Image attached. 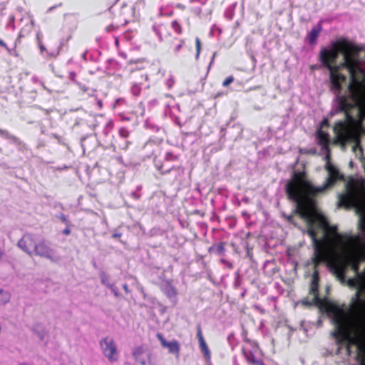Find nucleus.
I'll return each mask as SVG.
<instances>
[{"label":"nucleus","mask_w":365,"mask_h":365,"mask_svg":"<svg viewBox=\"0 0 365 365\" xmlns=\"http://www.w3.org/2000/svg\"><path fill=\"white\" fill-rule=\"evenodd\" d=\"M135 361L140 365H156L152 359L150 351H147L143 346H136L132 351Z\"/></svg>","instance_id":"obj_11"},{"label":"nucleus","mask_w":365,"mask_h":365,"mask_svg":"<svg viewBox=\"0 0 365 365\" xmlns=\"http://www.w3.org/2000/svg\"><path fill=\"white\" fill-rule=\"evenodd\" d=\"M286 219H287L288 222H289V223H291V224H292V225H294L295 226L297 225V223L294 222V217H293V216L292 215L287 216Z\"/></svg>","instance_id":"obj_33"},{"label":"nucleus","mask_w":365,"mask_h":365,"mask_svg":"<svg viewBox=\"0 0 365 365\" xmlns=\"http://www.w3.org/2000/svg\"><path fill=\"white\" fill-rule=\"evenodd\" d=\"M350 42L346 38H341L331 43V48H322L319 51V59L323 67L327 70L331 68L332 66L336 63L339 53L351 48L349 46Z\"/></svg>","instance_id":"obj_7"},{"label":"nucleus","mask_w":365,"mask_h":365,"mask_svg":"<svg viewBox=\"0 0 365 365\" xmlns=\"http://www.w3.org/2000/svg\"><path fill=\"white\" fill-rule=\"evenodd\" d=\"M109 289H110V290L113 292V294L115 296L119 295L118 289L114 284H112V285L110 287H109Z\"/></svg>","instance_id":"obj_31"},{"label":"nucleus","mask_w":365,"mask_h":365,"mask_svg":"<svg viewBox=\"0 0 365 365\" xmlns=\"http://www.w3.org/2000/svg\"><path fill=\"white\" fill-rule=\"evenodd\" d=\"M169 172H170V170H165V171H162L161 173L163 175H164V174L168 173Z\"/></svg>","instance_id":"obj_43"},{"label":"nucleus","mask_w":365,"mask_h":365,"mask_svg":"<svg viewBox=\"0 0 365 365\" xmlns=\"http://www.w3.org/2000/svg\"><path fill=\"white\" fill-rule=\"evenodd\" d=\"M101 281L103 284L106 285L108 288H109V287H110L112 285V283L110 282V277L106 273L101 274Z\"/></svg>","instance_id":"obj_26"},{"label":"nucleus","mask_w":365,"mask_h":365,"mask_svg":"<svg viewBox=\"0 0 365 365\" xmlns=\"http://www.w3.org/2000/svg\"><path fill=\"white\" fill-rule=\"evenodd\" d=\"M171 28L173 30L178 34L181 35L182 34L183 29L182 25L177 20L172 21Z\"/></svg>","instance_id":"obj_24"},{"label":"nucleus","mask_w":365,"mask_h":365,"mask_svg":"<svg viewBox=\"0 0 365 365\" xmlns=\"http://www.w3.org/2000/svg\"><path fill=\"white\" fill-rule=\"evenodd\" d=\"M167 160H177V157L173 155L171 153H167L165 155Z\"/></svg>","instance_id":"obj_32"},{"label":"nucleus","mask_w":365,"mask_h":365,"mask_svg":"<svg viewBox=\"0 0 365 365\" xmlns=\"http://www.w3.org/2000/svg\"><path fill=\"white\" fill-rule=\"evenodd\" d=\"M197 336L199 341L200 347L201 349L202 352L204 354L205 356L209 359L210 358V351L202 336L200 325H198L197 327Z\"/></svg>","instance_id":"obj_15"},{"label":"nucleus","mask_w":365,"mask_h":365,"mask_svg":"<svg viewBox=\"0 0 365 365\" xmlns=\"http://www.w3.org/2000/svg\"><path fill=\"white\" fill-rule=\"evenodd\" d=\"M99 345L103 356L109 362L113 363L118 361L119 351L114 339L110 336H105L99 341Z\"/></svg>","instance_id":"obj_9"},{"label":"nucleus","mask_w":365,"mask_h":365,"mask_svg":"<svg viewBox=\"0 0 365 365\" xmlns=\"http://www.w3.org/2000/svg\"><path fill=\"white\" fill-rule=\"evenodd\" d=\"M0 46L4 47L6 49H8V46H7L6 43L1 38H0Z\"/></svg>","instance_id":"obj_37"},{"label":"nucleus","mask_w":365,"mask_h":365,"mask_svg":"<svg viewBox=\"0 0 365 365\" xmlns=\"http://www.w3.org/2000/svg\"><path fill=\"white\" fill-rule=\"evenodd\" d=\"M157 338L160 341L161 346L167 348L170 354H175L177 357L179 356L180 345L177 340L168 341L160 333L157 334Z\"/></svg>","instance_id":"obj_14"},{"label":"nucleus","mask_w":365,"mask_h":365,"mask_svg":"<svg viewBox=\"0 0 365 365\" xmlns=\"http://www.w3.org/2000/svg\"><path fill=\"white\" fill-rule=\"evenodd\" d=\"M62 232L65 235H69L71 234V230L69 227L68 226L66 228H65Z\"/></svg>","instance_id":"obj_34"},{"label":"nucleus","mask_w":365,"mask_h":365,"mask_svg":"<svg viewBox=\"0 0 365 365\" xmlns=\"http://www.w3.org/2000/svg\"><path fill=\"white\" fill-rule=\"evenodd\" d=\"M327 158L324 168L327 171L328 177L322 186H314L307 179L306 173L302 171L294 172L285 187L288 198L297 204L294 213L299 215L304 221L306 229L324 228L329 225L327 219L316 210L314 197L334 186L338 181L344 179V175L330 162L329 155Z\"/></svg>","instance_id":"obj_2"},{"label":"nucleus","mask_w":365,"mask_h":365,"mask_svg":"<svg viewBox=\"0 0 365 365\" xmlns=\"http://www.w3.org/2000/svg\"><path fill=\"white\" fill-rule=\"evenodd\" d=\"M215 53L213 54L212 57V60L210 63V65H209V67H210V66L212 65V63L214 62V59H215Z\"/></svg>","instance_id":"obj_41"},{"label":"nucleus","mask_w":365,"mask_h":365,"mask_svg":"<svg viewBox=\"0 0 365 365\" xmlns=\"http://www.w3.org/2000/svg\"><path fill=\"white\" fill-rule=\"evenodd\" d=\"M195 48H196V54L195 59L197 60L200 57V51H201V41L199 37L195 38Z\"/></svg>","instance_id":"obj_27"},{"label":"nucleus","mask_w":365,"mask_h":365,"mask_svg":"<svg viewBox=\"0 0 365 365\" xmlns=\"http://www.w3.org/2000/svg\"><path fill=\"white\" fill-rule=\"evenodd\" d=\"M321 125L322 126H328L329 125V120L327 118H324L322 123H321Z\"/></svg>","instance_id":"obj_35"},{"label":"nucleus","mask_w":365,"mask_h":365,"mask_svg":"<svg viewBox=\"0 0 365 365\" xmlns=\"http://www.w3.org/2000/svg\"><path fill=\"white\" fill-rule=\"evenodd\" d=\"M365 110V108H364V110Z\"/></svg>","instance_id":"obj_45"},{"label":"nucleus","mask_w":365,"mask_h":365,"mask_svg":"<svg viewBox=\"0 0 365 365\" xmlns=\"http://www.w3.org/2000/svg\"><path fill=\"white\" fill-rule=\"evenodd\" d=\"M346 341H347L346 350L349 354L351 345L357 346V361L360 365H365V322L361 323L353 332H350L347 336L340 339L336 344H342Z\"/></svg>","instance_id":"obj_8"},{"label":"nucleus","mask_w":365,"mask_h":365,"mask_svg":"<svg viewBox=\"0 0 365 365\" xmlns=\"http://www.w3.org/2000/svg\"><path fill=\"white\" fill-rule=\"evenodd\" d=\"M226 242H221L218 244L213 245L208 249L209 253H215L220 255H224L225 252Z\"/></svg>","instance_id":"obj_20"},{"label":"nucleus","mask_w":365,"mask_h":365,"mask_svg":"<svg viewBox=\"0 0 365 365\" xmlns=\"http://www.w3.org/2000/svg\"><path fill=\"white\" fill-rule=\"evenodd\" d=\"M118 134L121 138H127L130 135V132L127 128L122 127L118 130Z\"/></svg>","instance_id":"obj_28"},{"label":"nucleus","mask_w":365,"mask_h":365,"mask_svg":"<svg viewBox=\"0 0 365 365\" xmlns=\"http://www.w3.org/2000/svg\"><path fill=\"white\" fill-rule=\"evenodd\" d=\"M60 219L63 222L66 223V224L68 223L67 218L64 215H61L60 217Z\"/></svg>","instance_id":"obj_36"},{"label":"nucleus","mask_w":365,"mask_h":365,"mask_svg":"<svg viewBox=\"0 0 365 365\" xmlns=\"http://www.w3.org/2000/svg\"><path fill=\"white\" fill-rule=\"evenodd\" d=\"M120 236H121L120 233H115L113 235V238H118V237H120Z\"/></svg>","instance_id":"obj_39"},{"label":"nucleus","mask_w":365,"mask_h":365,"mask_svg":"<svg viewBox=\"0 0 365 365\" xmlns=\"http://www.w3.org/2000/svg\"><path fill=\"white\" fill-rule=\"evenodd\" d=\"M242 352L250 365H266L262 360L256 359L254 354L251 351L242 349Z\"/></svg>","instance_id":"obj_19"},{"label":"nucleus","mask_w":365,"mask_h":365,"mask_svg":"<svg viewBox=\"0 0 365 365\" xmlns=\"http://www.w3.org/2000/svg\"><path fill=\"white\" fill-rule=\"evenodd\" d=\"M19 365H26V364H19Z\"/></svg>","instance_id":"obj_44"},{"label":"nucleus","mask_w":365,"mask_h":365,"mask_svg":"<svg viewBox=\"0 0 365 365\" xmlns=\"http://www.w3.org/2000/svg\"><path fill=\"white\" fill-rule=\"evenodd\" d=\"M322 30V27L320 24H318L312 29L307 35L309 44L314 45L317 43V38L319 36Z\"/></svg>","instance_id":"obj_18"},{"label":"nucleus","mask_w":365,"mask_h":365,"mask_svg":"<svg viewBox=\"0 0 365 365\" xmlns=\"http://www.w3.org/2000/svg\"><path fill=\"white\" fill-rule=\"evenodd\" d=\"M34 255L41 257L46 258L51 262L56 261L53 249L51 248L48 242L43 238L39 240L34 252Z\"/></svg>","instance_id":"obj_12"},{"label":"nucleus","mask_w":365,"mask_h":365,"mask_svg":"<svg viewBox=\"0 0 365 365\" xmlns=\"http://www.w3.org/2000/svg\"><path fill=\"white\" fill-rule=\"evenodd\" d=\"M11 298V294L9 292L0 289V304L7 303Z\"/></svg>","instance_id":"obj_23"},{"label":"nucleus","mask_w":365,"mask_h":365,"mask_svg":"<svg viewBox=\"0 0 365 365\" xmlns=\"http://www.w3.org/2000/svg\"><path fill=\"white\" fill-rule=\"evenodd\" d=\"M317 138L319 140V143L321 145H322L325 148L328 147L329 142H330V139H329V135L327 132L324 131L322 130H319L317 131Z\"/></svg>","instance_id":"obj_21"},{"label":"nucleus","mask_w":365,"mask_h":365,"mask_svg":"<svg viewBox=\"0 0 365 365\" xmlns=\"http://www.w3.org/2000/svg\"><path fill=\"white\" fill-rule=\"evenodd\" d=\"M162 291L170 299H176L178 294L176 288L170 282H166L162 287Z\"/></svg>","instance_id":"obj_17"},{"label":"nucleus","mask_w":365,"mask_h":365,"mask_svg":"<svg viewBox=\"0 0 365 365\" xmlns=\"http://www.w3.org/2000/svg\"><path fill=\"white\" fill-rule=\"evenodd\" d=\"M4 255V252L3 250H0V260L1 259V258L3 257Z\"/></svg>","instance_id":"obj_42"},{"label":"nucleus","mask_w":365,"mask_h":365,"mask_svg":"<svg viewBox=\"0 0 365 365\" xmlns=\"http://www.w3.org/2000/svg\"><path fill=\"white\" fill-rule=\"evenodd\" d=\"M339 110L345 115V120H339L334 123V133L335 134L336 143L344 145L351 141L354 137V125L355 118L351 114V110L358 108L360 111L365 108V89L356 90L352 95L349 92L348 95L343 94L337 98Z\"/></svg>","instance_id":"obj_4"},{"label":"nucleus","mask_w":365,"mask_h":365,"mask_svg":"<svg viewBox=\"0 0 365 365\" xmlns=\"http://www.w3.org/2000/svg\"><path fill=\"white\" fill-rule=\"evenodd\" d=\"M40 238L34 234L26 233L18 242V246L29 255H33Z\"/></svg>","instance_id":"obj_10"},{"label":"nucleus","mask_w":365,"mask_h":365,"mask_svg":"<svg viewBox=\"0 0 365 365\" xmlns=\"http://www.w3.org/2000/svg\"><path fill=\"white\" fill-rule=\"evenodd\" d=\"M0 135L11 139L16 138L14 136H11L8 130L3 129H0Z\"/></svg>","instance_id":"obj_30"},{"label":"nucleus","mask_w":365,"mask_h":365,"mask_svg":"<svg viewBox=\"0 0 365 365\" xmlns=\"http://www.w3.org/2000/svg\"><path fill=\"white\" fill-rule=\"evenodd\" d=\"M69 79L75 83L76 85L78 86L79 88L83 91L84 93L87 92L88 91V87H87L86 85L82 84L81 83L78 82L76 79V74L74 72H70L69 73Z\"/></svg>","instance_id":"obj_22"},{"label":"nucleus","mask_w":365,"mask_h":365,"mask_svg":"<svg viewBox=\"0 0 365 365\" xmlns=\"http://www.w3.org/2000/svg\"><path fill=\"white\" fill-rule=\"evenodd\" d=\"M303 232L312 241V263L315 267L327 263L341 282L345 281L349 267L359 274L361 259L358 248L361 241L359 235H341L336 226L330 225L324 228L305 229Z\"/></svg>","instance_id":"obj_1"},{"label":"nucleus","mask_w":365,"mask_h":365,"mask_svg":"<svg viewBox=\"0 0 365 365\" xmlns=\"http://www.w3.org/2000/svg\"><path fill=\"white\" fill-rule=\"evenodd\" d=\"M313 265H314V263ZM317 267L318 266H314V270L309 289V294L313 295V299L312 301L303 299L302 303L307 306L316 305L321 310L332 314V322L334 325L332 335L337 342L347 336L350 332H353L361 323L365 322L364 317L365 299H361L359 292H356L355 297L351 300L349 309H344L327 299H321L319 294V274Z\"/></svg>","instance_id":"obj_3"},{"label":"nucleus","mask_w":365,"mask_h":365,"mask_svg":"<svg viewBox=\"0 0 365 365\" xmlns=\"http://www.w3.org/2000/svg\"><path fill=\"white\" fill-rule=\"evenodd\" d=\"M345 188L346 192L339 196V205L346 208L355 207L359 215V228L365 232V180L351 179Z\"/></svg>","instance_id":"obj_5"},{"label":"nucleus","mask_w":365,"mask_h":365,"mask_svg":"<svg viewBox=\"0 0 365 365\" xmlns=\"http://www.w3.org/2000/svg\"><path fill=\"white\" fill-rule=\"evenodd\" d=\"M233 81H234V77L232 76H230L224 80L222 85L223 87H227L230 83H232L233 82Z\"/></svg>","instance_id":"obj_29"},{"label":"nucleus","mask_w":365,"mask_h":365,"mask_svg":"<svg viewBox=\"0 0 365 365\" xmlns=\"http://www.w3.org/2000/svg\"><path fill=\"white\" fill-rule=\"evenodd\" d=\"M349 284L351 286H353L354 284V279H349Z\"/></svg>","instance_id":"obj_40"},{"label":"nucleus","mask_w":365,"mask_h":365,"mask_svg":"<svg viewBox=\"0 0 365 365\" xmlns=\"http://www.w3.org/2000/svg\"><path fill=\"white\" fill-rule=\"evenodd\" d=\"M155 30L160 41L169 43L171 35L168 32V28L165 25L159 24L155 27Z\"/></svg>","instance_id":"obj_16"},{"label":"nucleus","mask_w":365,"mask_h":365,"mask_svg":"<svg viewBox=\"0 0 365 365\" xmlns=\"http://www.w3.org/2000/svg\"><path fill=\"white\" fill-rule=\"evenodd\" d=\"M123 288L126 293H128L130 292L128 289V285L127 284H123Z\"/></svg>","instance_id":"obj_38"},{"label":"nucleus","mask_w":365,"mask_h":365,"mask_svg":"<svg viewBox=\"0 0 365 365\" xmlns=\"http://www.w3.org/2000/svg\"><path fill=\"white\" fill-rule=\"evenodd\" d=\"M349 46L351 48L346 49L341 53L344 61L339 64L334 63L332 68H337V72H340L342 68L347 69L350 76L347 90L354 95L356 90L365 89V84L357 78V74L364 73V71L360 67L359 59L362 48L351 41L349 43Z\"/></svg>","instance_id":"obj_6"},{"label":"nucleus","mask_w":365,"mask_h":365,"mask_svg":"<svg viewBox=\"0 0 365 365\" xmlns=\"http://www.w3.org/2000/svg\"><path fill=\"white\" fill-rule=\"evenodd\" d=\"M173 40L177 41L178 43L174 46L172 48L174 53H177L180 51L182 47L185 44V40L182 38H173Z\"/></svg>","instance_id":"obj_25"},{"label":"nucleus","mask_w":365,"mask_h":365,"mask_svg":"<svg viewBox=\"0 0 365 365\" xmlns=\"http://www.w3.org/2000/svg\"><path fill=\"white\" fill-rule=\"evenodd\" d=\"M337 68H331L328 69L329 72V81L331 83V89L335 91L341 90V85L345 82L346 77L341 72H337Z\"/></svg>","instance_id":"obj_13"}]
</instances>
